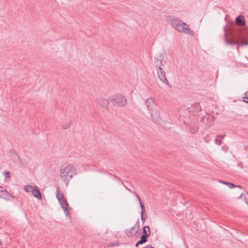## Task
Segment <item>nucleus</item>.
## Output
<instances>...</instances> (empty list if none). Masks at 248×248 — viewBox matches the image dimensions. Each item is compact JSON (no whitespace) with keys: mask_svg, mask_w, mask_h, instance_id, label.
<instances>
[{"mask_svg":"<svg viewBox=\"0 0 248 248\" xmlns=\"http://www.w3.org/2000/svg\"><path fill=\"white\" fill-rule=\"evenodd\" d=\"M3 196L2 195H0V198H2Z\"/></svg>","mask_w":248,"mask_h":248,"instance_id":"c756f323","label":"nucleus"},{"mask_svg":"<svg viewBox=\"0 0 248 248\" xmlns=\"http://www.w3.org/2000/svg\"><path fill=\"white\" fill-rule=\"evenodd\" d=\"M137 224H139V221H138V222H137Z\"/></svg>","mask_w":248,"mask_h":248,"instance_id":"2f4dec72","label":"nucleus"},{"mask_svg":"<svg viewBox=\"0 0 248 248\" xmlns=\"http://www.w3.org/2000/svg\"><path fill=\"white\" fill-rule=\"evenodd\" d=\"M145 104L146 108H147V109L150 114L152 120L155 123H157L158 124L160 125L161 126L165 128H170V126H166L165 125V124H166V122L162 120L160 118L159 112L156 109V104L154 98L152 97L148 98L145 101Z\"/></svg>","mask_w":248,"mask_h":248,"instance_id":"f03ea898","label":"nucleus"},{"mask_svg":"<svg viewBox=\"0 0 248 248\" xmlns=\"http://www.w3.org/2000/svg\"><path fill=\"white\" fill-rule=\"evenodd\" d=\"M56 196L62 208L63 209V212L66 216H69V211L68 210V203L62 194H60V188H57Z\"/></svg>","mask_w":248,"mask_h":248,"instance_id":"39448f33","label":"nucleus"},{"mask_svg":"<svg viewBox=\"0 0 248 248\" xmlns=\"http://www.w3.org/2000/svg\"><path fill=\"white\" fill-rule=\"evenodd\" d=\"M205 141H206L207 143H208V142H209V141H208V140H206Z\"/></svg>","mask_w":248,"mask_h":248,"instance_id":"7c9ffc66","label":"nucleus"},{"mask_svg":"<svg viewBox=\"0 0 248 248\" xmlns=\"http://www.w3.org/2000/svg\"><path fill=\"white\" fill-rule=\"evenodd\" d=\"M237 166L238 167H240V168H243V164H242V163L241 162H239V163H238L237 164Z\"/></svg>","mask_w":248,"mask_h":248,"instance_id":"b1692460","label":"nucleus"},{"mask_svg":"<svg viewBox=\"0 0 248 248\" xmlns=\"http://www.w3.org/2000/svg\"><path fill=\"white\" fill-rule=\"evenodd\" d=\"M215 143L218 145H221L222 144L221 139H220L219 138H216V139H215Z\"/></svg>","mask_w":248,"mask_h":248,"instance_id":"f3484780","label":"nucleus"},{"mask_svg":"<svg viewBox=\"0 0 248 248\" xmlns=\"http://www.w3.org/2000/svg\"><path fill=\"white\" fill-rule=\"evenodd\" d=\"M98 103L103 107H106L108 106L109 103L107 99L104 98H100L98 100Z\"/></svg>","mask_w":248,"mask_h":248,"instance_id":"ddd939ff","label":"nucleus"},{"mask_svg":"<svg viewBox=\"0 0 248 248\" xmlns=\"http://www.w3.org/2000/svg\"><path fill=\"white\" fill-rule=\"evenodd\" d=\"M139 232V226H138L137 229H135V227H132L129 230L125 231V233L128 237H132L133 236H137V234Z\"/></svg>","mask_w":248,"mask_h":248,"instance_id":"6e6552de","label":"nucleus"},{"mask_svg":"<svg viewBox=\"0 0 248 248\" xmlns=\"http://www.w3.org/2000/svg\"><path fill=\"white\" fill-rule=\"evenodd\" d=\"M133 193L134 194V195L136 196V197H137V198L138 199V200H139V201L140 202V208H141V214H144L146 212L145 208L144 205L143 204V202H142L140 198L138 195V194H137L135 191H133Z\"/></svg>","mask_w":248,"mask_h":248,"instance_id":"9b49d317","label":"nucleus"},{"mask_svg":"<svg viewBox=\"0 0 248 248\" xmlns=\"http://www.w3.org/2000/svg\"><path fill=\"white\" fill-rule=\"evenodd\" d=\"M225 134L224 135H219L217 136V138H219L220 139H223L225 137Z\"/></svg>","mask_w":248,"mask_h":248,"instance_id":"4be33fe9","label":"nucleus"},{"mask_svg":"<svg viewBox=\"0 0 248 248\" xmlns=\"http://www.w3.org/2000/svg\"><path fill=\"white\" fill-rule=\"evenodd\" d=\"M124 186L125 187L126 189H127L129 191H130V192H132L133 193V191H132L131 190H130V189H129L127 186H126L124 183H123Z\"/></svg>","mask_w":248,"mask_h":248,"instance_id":"393cba45","label":"nucleus"},{"mask_svg":"<svg viewBox=\"0 0 248 248\" xmlns=\"http://www.w3.org/2000/svg\"><path fill=\"white\" fill-rule=\"evenodd\" d=\"M143 234L142 236H144L148 238L151 233L150 227L148 226H144L143 228Z\"/></svg>","mask_w":248,"mask_h":248,"instance_id":"f8f14e48","label":"nucleus"},{"mask_svg":"<svg viewBox=\"0 0 248 248\" xmlns=\"http://www.w3.org/2000/svg\"><path fill=\"white\" fill-rule=\"evenodd\" d=\"M33 187L30 185H27L24 186V190L28 192H31Z\"/></svg>","mask_w":248,"mask_h":248,"instance_id":"dca6fc26","label":"nucleus"},{"mask_svg":"<svg viewBox=\"0 0 248 248\" xmlns=\"http://www.w3.org/2000/svg\"><path fill=\"white\" fill-rule=\"evenodd\" d=\"M143 215H144V214H141V219L142 223L144 224V222L145 221V218L143 217Z\"/></svg>","mask_w":248,"mask_h":248,"instance_id":"5701e85b","label":"nucleus"},{"mask_svg":"<svg viewBox=\"0 0 248 248\" xmlns=\"http://www.w3.org/2000/svg\"><path fill=\"white\" fill-rule=\"evenodd\" d=\"M5 178H8L10 177V174L9 171H4Z\"/></svg>","mask_w":248,"mask_h":248,"instance_id":"a211bd4d","label":"nucleus"},{"mask_svg":"<svg viewBox=\"0 0 248 248\" xmlns=\"http://www.w3.org/2000/svg\"><path fill=\"white\" fill-rule=\"evenodd\" d=\"M221 149L225 152H227L229 150V148L227 146H223Z\"/></svg>","mask_w":248,"mask_h":248,"instance_id":"6ab92c4d","label":"nucleus"},{"mask_svg":"<svg viewBox=\"0 0 248 248\" xmlns=\"http://www.w3.org/2000/svg\"><path fill=\"white\" fill-rule=\"evenodd\" d=\"M68 126H69V124H67V125H66V127H63V128L65 129V128H66L67 127H68Z\"/></svg>","mask_w":248,"mask_h":248,"instance_id":"bb28decb","label":"nucleus"},{"mask_svg":"<svg viewBox=\"0 0 248 248\" xmlns=\"http://www.w3.org/2000/svg\"><path fill=\"white\" fill-rule=\"evenodd\" d=\"M220 183H222L224 184H225L228 186V187L230 188H232L235 187H240V186L234 185L233 184L229 183V182H223V181H220Z\"/></svg>","mask_w":248,"mask_h":248,"instance_id":"2eb2a0df","label":"nucleus"},{"mask_svg":"<svg viewBox=\"0 0 248 248\" xmlns=\"http://www.w3.org/2000/svg\"><path fill=\"white\" fill-rule=\"evenodd\" d=\"M145 248H154L151 245H147L146 247H145Z\"/></svg>","mask_w":248,"mask_h":248,"instance_id":"a878e982","label":"nucleus"},{"mask_svg":"<svg viewBox=\"0 0 248 248\" xmlns=\"http://www.w3.org/2000/svg\"><path fill=\"white\" fill-rule=\"evenodd\" d=\"M31 193L34 197L39 200L42 199L41 194L38 187L36 186H34Z\"/></svg>","mask_w":248,"mask_h":248,"instance_id":"9d476101","label":"nucleus"},{"mask_svg":"<svg viewBox=\"0 0 248 248\" xmlns=\"http://www.w3.org/2000/svg\"><path fill=\"white\" fill-rule=\"evenodd\" d=\"M245 23L244 16L239 15L236 18V25L233 26L231 31L228 32V25L224 27V41L226 44L241 46H248V28L239 27L244 25Z\"/></svg>","mask_w":248,"mask_h":248,"instance_id":"f257e3e1","label":"nucleus"},{"mask_svg":"<svg viewBox=\"0 0 248 248\" xmlns=\"http://www.w3.org/2000/svg\"><path fill=\"white\" fill-rule=\"evenodd\" d=\"M156 72L159 79L164 84L170 87V83L166 77V73L164 69L161 67H158L156 69Z\"/></svg>","mask_w":248,"mask_h":248,"instance_id":"0eeeda50","label":"nucleus"},{"mask_svg":"<svg viewBox=\"0 0 248 248\" xmlns=\"http://www.w3.org/2000/svg\"><path fill=\"white\" fill-rule=\"evenodd\" d=\"M247 93H248V92H246L245 93V95H247Z\"/></svg>","mask_w":248,"mask_h":248,"instance_id":"cd10ccee","label":"nucleus"},{"mask_svg":"<svg viewBox=\"0 0 248 248\" xmlns=\"http://www.w3.org/2000/svg\"><path fill=\"white\" fill-rule=\"evenodd\" d=\"M243 100L245 102L248 103V96L243 97Z\"/></svg>","mask_w":248,"mask_h":248,"instance_id":"412c9836","label":"nucleus"},{"mask_svg":"<svg viewBox=\"0 0 248 248\" xmlns=\"http://www.w3.org/2000/svg\"><path fill=\"white\" fill-rule=\"evenodd\" d=\"M111 100L113 101L114 105L118 107H123L127 103L125 97L120 94L113 95Z\"/></svg>","mask_w":248,"mask_h":248,"instance_id":"423d86ee","label":"nucleus"},{"mask_svg":"<svg viewBox=\"0 0 248 248\" xmlns=\"http://www.w3.org/2000/svg\"><path fill=\"white\" fill-rule=\"evenodd\" d=\"M194 106L195 107H197V110L200 111L201 110V107L200 106V105H199V104L198 103H195L194 104Z\"/></svg>","mask_w":248,"mask_h":248,"instance_id":"aec40b11","label":"nucleus"},{"mask_svg":"<svg viewBox=\"0 0 248 248\" xmlns=\"http://www.w3.org/2000/svg\"><path fill=\"white\" fill-rule=\"evenodd\" d=\"M160 63L161 64L162 63V60H160Z\"/></svg>","mask_w":248,"mask_h":248,"instance_id":"c85d7f7f","label":"nucleus"},{"mask_svg":"<svg viewBox=\"0 0 248 248\" xmlns=\"http://www.w3.org/2000/svg\"><path fill=\"white\" fill-rule=\"evenodd\" d=\"M77 173L76 169L72 164L65 163L60 167V177L66 185Z\"/></svg>","mask_w":248,"mask_h":248,"instance_id":"20e7f679","label":"nucleus"},{"mask_svg":"<svg viewBox=\"0 0 248 248\" xmlns=\"http://www.w3.org/2000/svg\"><path fill=\"white\" fill-rule=\"evenodd\" d=\"M0 191L4 192L3 194L4 198L6 200H11L14 198V197L10 194L6 189H3V187L0 186Z\"/></svg>","mask_w":248,"mask_h":248,"instance_id":"1a4fd4ad","label":"nucleus"},{"mask_svg":"<svg viewBox=\"0 0 248 248\" xmlns=\"http://www.w3.org/2000/svg\"><path fill=\"white\" fill-rule=\"evenodd\" d=\"M147 238H146L144 236H141L140 240H139V241H138L136 243L135 246H136V247H138L140 245H141V244H144V243L147 242Z\"/></svg>","mask_w":248,"mask_h":248,"instance_id":"4468645a","label":"nucleus"},{"mask_svg":"<svg viewBox=\"0 0 248 248\" xmlns=\"http://www.w3.org/2000/svg\"><path fill=\"white\" fill-rule=\"evenodd\" d=\"M166 20L178 32H183L191 36L194 35V32L188 25L178 18L173 16H168L166 17Z\"/></svg>","mask_w":248,"mask_h":248,"instance_id":"7ed1b4c3","label":"nucleus"}]
</instances>
